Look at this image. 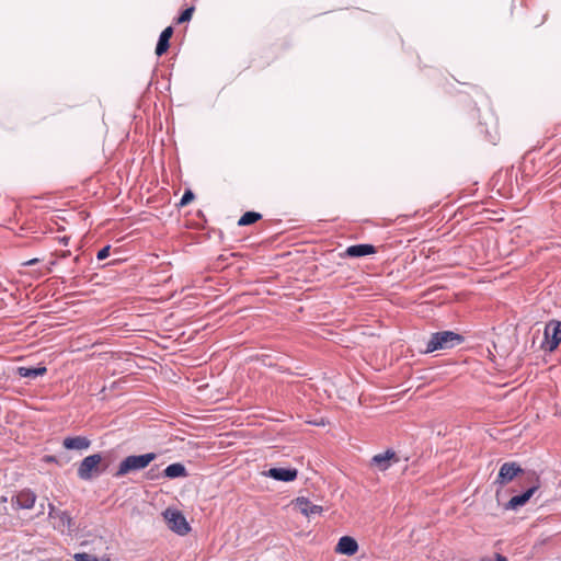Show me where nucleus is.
Returning a JSON list of instances; mask_svg holds the SVG:
<instances>
[{
    "label": "nucleus",
    "mask_w": 561,
    "mask_h": 561,
    "mask_svg": "<svg viewBox=\"0 0 561 561\" xmlns=\"http://www.w3.org/2000/svg\"><path fill=\"white\" fill-rule=\"evenodd\" d=\"M157 458L154 453H147L142 455H130L124 458L113 474L115 478L124 477L130 472H136L145 469L151 461Z\"/></svg>",
    "instance_id": "f257e3e1"
},
{
    "label": "nucleus",
    "mask_w": 561,
    "mask_h": 561,
    "mask_svg": "<svg viewBox=\"0 0 561 561\" xmlns=\"http://www.w3.org/2000/svg\"><path fill=\"white\" fill-rule=\"evenodd\" d=\"M463 337L453 331H440L433 333L426 343L425 353H433L440 350H449L459 345Z\"/></svg>",
    "instance_id": "f03ea898"
},
{
    "label": "nucleus",
    "mask_w": 561,
    "mask_h": 561,
    "mask_svg": "<svg viewBox=\"0 0 561 561\" xmlns=\"http://www.w3.org/2000/svg\"><path fill=\"white\" fill-rule=\"evenodd\" d=\"M48 517L51 520L54 529L61 534H71L75 522L67 511L56 508L51 503L48 504Z\"/></svg>",
    "instance_id": "7ed1b4c3"
},
{
    "label": "nucleus",
    "mask_w": 561,
    "mask_h": 561,
    "mask_svg": "<svg viewBox=\"0 0 561 561\" xmlns=\"http://www.w3.org/2000/svg\"><path fill=\"white\" fill-rule=\"evenodd\" d=\"M102 462V456L100 454L90 455L80 462L77 474L81 480L89 481L100 471V465Z\"/></svg>",
    "instance_id": "20e7f679"
},
{
    "label": "nucleus",
    "mask_w": 561,
    "mask_h": 561,
    "mask_svg": "<svg viewBox=\"0 0 561 561\" xmlns=\"http://www.w3.org/2000/svg\"><path fill=\"white\" fill-rule=\"evenodd\" d=\"M561 343V322L550 321L545 328L543 347L548 351H554Z\"/></svg>",
    "instance_id": "39448f33"
},
{
    "label": "nucleus",
    "mask_w": 561,
    "mask_h": 561,
    "mask_svg": "<svg viewBox=\"0 0 561 561\" xmlns=\"http://www.w3.org/2000/svg\"><path fill=\"white\" fill-rule=\"evenodd\" d=\"M164 517L168 522L169 528L176 534L183 536L190 531L188 523L181 512L176 510H167L164 512Z\"/></svg>",
    "instance_id": "423d86ee"
},
{
    "label": "nucleus",
    "mask_w": 561,
    "mask_h": 561,
    "mask_svg": "<svg viewBox=\"0 0 561 561\" xmlns=\"http://www.w3.org/2000/svg\"><path fill=\"white\" fill-rule=\"evenodd\" d=\"M524 470L517 462H504L499 471L495 483L505 485L513 481L518 474L523 473Z\"/></svg>",
    "instance_id": "0eeeda50"
},
{
    "label": "nucleus",
    "mask_w": 561,
    "mask_h": 561,
    "mask_svg": "<svg viewBox=\"0 0 561 561\" xmlns=\"http://www.w3.org/2000/svg\"><path fill=\"white\" fill-rule=\"evenodd\" d=\"M539 479L535 477L533 484L522 494L513 496L506 504V510H517L520 506H524L530 497L535 494V492L539 489Z\"/></svg>",
    "instance_id": "6e6552de"
},
{
    "label": "nucleus",
    "mask_w": 561,
    "mask_h": 561,
    "mask_svg": "<svg viewBox=\"0 0 561 561\" xmlns=\"http://www.w3.org/2000/svg\"><path fill=\"white\" fill-rule=\"evenodd\" d=\"M35 502L36 494L28 489L20 491L11 499V504L15 510H31L35 505Z\"/></svg>",
    "instance_id": "1a4fd4ad"
},
{
    "label": "nucleus",
    "mask_w": 561,
    "mask_h": 561,
    "mask_svg": "<svg viewBox=\"0 0 561 561\" xmlns=\"http://www.w3.org/2000/svg\"><path fill=\"white\" fill-rule=\"evenodd\" d=\"M264 474L277 481L290 482L298 476V470L295 468H271Z\"/></svg>",
    "instance_id": "9d476101"
},
{
    "label": "nucleus",
    "mask_w": 561,
    "mask_h": 561,
    "mask_svg": "<svg viewBox=\"0 0 561 561\" xmlns=\"http://www.w3.org/2000/svg\"><path fill=\"white\" fill-rule=\"evenodd\" d=\"M295 506L300 511L302 515L306 517H311L313 515H320L323 512L322 506L316 505L309 501V499L305 496H299L294 502Z\"/></svg>",
    "instance_id": "9b49d317"
},
{
    "label": "nucleus",
    "mask_w": 561,
    "mask_h": 561,
    "mask_svg": "<svg viewBox=\"0 0 561 561\" xmlns=\"http://www.w3.org/2000/svg\"><path fill=\"white\" fill-rule=\"evenodd\" d=\"M358 550L357 541L350 536H343L339 539L335 551L345 556H354Z\"/></svg>",
    "instance_id": "f8f14e48"
},
{
    "label": "nucleus",
    "mask_w": 561,
    "mask_h": 561,
    "mask_svg": "<svg viewBox=\"0 0 561 561\" xmlns=\"http://www.w3.org/2000/svg\"><path fill=\"white\" fill-rule=\"evenodd\" d=\"M376 253V248L371 244H354L345 250V255L350 257H360Z\"/></svg>",
    "instance_id": "ddd939ff"
},
{
    "label": "nucleus",
    "mask_w": 561,
    "mask_h": 561,
    "mask_svg": "<svg viewBox=\"0 0 561 561\" xmlns=\"http://www.w3.org/2000/svg\"><path fill=\"white\" fill-rule=\"evenodd\" d=\"M396 458V453L388 449L385 453L375 455L371 459V465L379 470L385 471L391 466V460Z\"/></svg>",
    "instance_id": "4468645a"
},
{
    "label": "nucleus",
    "mask_w": 561,
    "mask_h": 561,
    "mask_svg": "<svg viewBox=\"0 0 561 561\" xmlns=\"http://www.w3.org/2000/svg\"><path fill=\"white\" fill-rule=\"evenodd\" d=\"M66 449L82 450L90 446V440L83 436L66 437L62 442Z\"/></svg>",
    "instance_id": "2eb2a0df"
},
{
    "label": "nucleus",
    "mask_w": 561,
    "mask_h": 561,
    "mask_svg": "<svg viewBox=\"0 0 561 561\" xmlns=\"http://www.w3.org/2000/svg\"><path fill=\"white\" fill-rule=\"evenodd\" d=\"M172 34H173L172 26H168L161 32L158 43H157V47H156V54L158 56H162L168 50V48L170 46L169 41H170Z\"/></svg>",
    "instance_id": "dca6fc26"
},
{
    "label": "nucleus",
    "mask_w": 561,
    "mask_h": 561,
    "mask_svg": "<svg viewBox=\"0 0 561 561\" xmlns=\"http://www.w3.org/2000/svg\"><path fill=\"white\" fill-rule=\"evenodd\" d=\"M164 477L169 479H175V478H184L187 477V471L184 465L180 462L171 463L169 465L164 471Z\"/></svg>",
    "instance_id": "f3484780"
},
{
    "label": "nucleus",
    "mask_w": 561,
    "mask_h": 561,
    "mask_svg": "<svg viewBox=\"0 0 561 561\" xmlns=\"http://www.w3.org/2000/svg\"><path fill=\"white\" fill-rule=\"evenodd\" d=\"M47 371L45 366L41 367H19L18 374L23 378L35 379L38 376H43Z\"/></svg>",
    "instance_id": "a211bd4d"
},
{
    "label": "nucleus",
    "mask_w": 561,
    "mask_h": 561,
    "mask_svg": "<svg viewBox=\"0 0 561 561\" xmlns=\"http://www.w3.org/2000/svg\"><path fill=\"white\" fill-rule=\"evenodd\" d=\"M261 214L259 213H255V211H247L245 214H243L241 216V218L239 219L238 221V225L239 226H248V225H251V224H254L256 222L257 220L261 219Z\"/></svg>",
    "instance_id": "6ab92c4d"
},
{
    "label": "nucleus",
    "mask_w": 561,
    "mask_h": 561,
    "mask_svg": "<svg viewBox=\"0 0 561 561\" xmlns=\"http://www.w3.org/2000/svg\"><path fill=\"white\" fill-rule=\"evenodd\" d=\"M194 7L185 9L178 19V23H184L192 19Z\"/></svg>",
    "instance_id": "aec40b11"
},
{
    "label": "nucleus",
    "mask_w": 561,
    "mask_h": 561,
    "mask_svg": "<svg viewBox=\"0 0 561 561\" xmlns=\"http://www.w3.org/2000/svg\"><path fill=\"white\" fill-rule=\"evenodd\" d=\"M73 558L76 561H100L95 556L87 552L76 553Z\"/></svg>",
    "instance_id": "412c9836"
},
{
    "label": "nucleus",
    "mask_w": 561,
    "mask_h": 561,
    "mask_svg": "<svg viewBox=\"0 0 561 561\" xmlns=\"http://www.w3.org/2000/svg\"><path fill=\"white\" fill-rule=\"evenodd\" d=\"M193 199H194L193 192L187 190L184 192V194L180 201V206H185V205L190 204Z\"/></svg>",
    "instance_id": "4be33fe9"
},
{
    "label": "nucleus",
    "mask_w": 561,
    "mask_h": 561,
    "mask_svg": "<svg viewBox=\"0 0 561 561\" xmlns=\"http://www.w3.org/2000/svg\"><path fill=\"white\" fill-rule=\"evenodd\" d=\"M110 255V245H106L104 248H102L98 254H96V259L99 261H102V260H105L107 256Z\"/></svg>",
    "instance_id": "5701e85b"
},
{
    "label": "nucleus",
    "mask_w": 561,
    "mask_h": 561,
    "mask_svg": "<svg viewBox=\"0 0 561 561\" xmlns=\"http://www.w3.org/2000/svg\"><path fill=\"white\" fill-rule=\"evenodd\" d=\"M480 561H507V558L500 554V553H495L493 558L491 557H483L480 559Z\"/></svg>",
    "instance_id": "b1692460"
},
{
    "label": "nucleus",
    "mask_w": 561,
    "mask_h": 561,
    "mask_svg": "<svg viewBox=\"0 0 561 561\" xmlns=\"http://www.w3.org/2000/svg\"><path fill=\"white\" fill-rule=\"evenodd\" d=\"M39 262V259H32L24 263V265H34Z\"/></svg>",
    "instance_id": "393cba45"
},
{
    "label": "nucleus",
    "mask_w": 561,
    "mask_h": 561,
    "mask_svg": "<svg viewBox=\"0 0 561 561\" xmlns=\"http://www.w3.org/2000/svg\"><path fill=\"white\" fill-rule=\"evenodd\" d=\"M55 264H56V261H51V262L49 263V266L47 267V273H50V272H51V268H53V266H54Z\"/></svg>",
    "instance_id": "a878e982"
},
{
    "label": "nucleus",
    "mask_w": 561,
    "mask_h": 561,
    "mask_svg": "<svg viewBox=\"0 0 561 561\" xmlns=\"http://www.w3.org/2000/svg\"><path fill=\"white\" fill-rule=\"evenodd\" d=\"M47 461H54V457H47Z\"/></svg>",
    "instance_id": "bb28decb"
}]
</instances>
